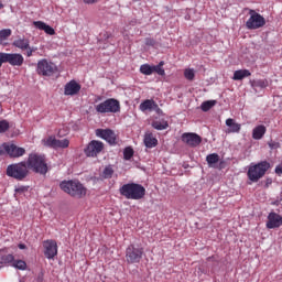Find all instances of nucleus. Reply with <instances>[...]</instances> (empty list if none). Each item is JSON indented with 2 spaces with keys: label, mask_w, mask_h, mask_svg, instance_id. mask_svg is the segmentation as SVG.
Returning <instances> with one entry per match:
<instances>
[{
  "label": "nucleus",
  "mask_w": 282,
  "mask_h": 282,
  "mask_svg": "<svg viewBox=\"0 0 282 282\" xmlns=\"http://www.w3.org/2000/svg\"><path fill=\"white\" fill-rule=\"evenodd\" d=\"M119 193L122 197H126V199L140 200L144 199V196L147 195V188L138 183H128L123 184L119 188Z\"/></svg>",
  "instance_id": "nucleus-1"
},
{
  "label": "nucleus",
  "mask_w": 282,
  "mask_h": 282,
  "mask_svg": "<svg viewBox=\"0 0 282 282\" xmlns=\"http://www.w3.org/2000/svg\"><path fill=\"white\" fill-rule=\"evenodd\" d=\"M59 188L76 199H83L87 195V187L78 181H64L59 184Z\"/></svg>",
  "instance_id": "nucleus-2"
},
{
  "label": "nucleus",
  "mask_w": 282,
  "mask_h": 282,
  "mask_svg": "<svg viewBox=\"0 0 282 282\" xmlns=\"http://www.w3.org/2000/svg\"><path fill=\"white\" fill-rule=\"evenodd\" d=\"M26 167L33 173H40V175L47 174V162L45 156L36 153L29 154Z\"/></svg>",
  "instance_id": "nucleus-3"
},
{
  "label": "nucleus",
  "mask_w": 282,
  "mask_h": 282,
  "mask_svg": "<svg viewBox=\"0 0 282 282\" xmlns=\"http://www.w3.org/2000/svg\"><path fill=\"white\" fill-rule=\"evenodd\" d=\"M6 173L8 177L18 180V182H23V180L30 175V170L28 169V163L22 161L8 165Z\"/></svg>",
  "instance_id": "nucleus-4"
},
{
  "label": "nucleus",
  "mask_w": 282,
  "mask_h": 282,
  "mask_svg": "<svg viewBox=\"0 0 282 282\" xmlns=\"http://www.w3.org/2000/svg\"><path fill=\"white\" fill-rule=\"evenodd\" d=\"M270 171V162L262 161L258 164L251 165L247 172L248 178L250 182H259L265 173Z\"/></svg>",
  "instance_id": "nucleus-5"
},
{
  "label": "nucleus",
  "mask_w": 282,
  "mask_h": 282,
  "mask_svg": "<svg viewBox=\"0 0 282 282\" xmlns=\"http://www.w3.org/2000/svg\"><path fill=\"white\" fill-rule=\"evenodd\" d=\"M95 109L97 113H118L120 112V101L115 98H109L95 106Z\"/></svg>",
  "instance_id": "nucleus-6"
},
{
  "label": "nucleus",
  "mask_w": 282,
  "mask_h": 282,
  "mask_svg": "<svg viewBox=\"0 0 282 282\" xmlns=\"http://www.w3.org/2000/svg\"><path fill=\"white\" fill-rule=\"evenodd\" d=\"M142 257H144V248L129 245L126 249V261L127 263H140L142 261Z\"/></svg>",
  "instance_id": "nucleus-7"
},
{
  "label": "nucleus",
  "mask_w": 282,
  "mask_h": 282,
  "mask_svg": "<svg viewBox=\"0 0 282 282\" xmlns=\"http://www.w3.org/2000/svg\"><path fill=\"white\" fill-rule=\"evenodd\" d=\"M37 74L40 76H54L58 72V67L54 62H50L46 58L37 62Z\"/></svg>",
  "instance_id": "nucleus-8"
},
{
  "label": "nucleus",
  "mask_w": 282,
  "mask_h": 282,
  "mask_svg": "<svg viewBox=\"0 0 282 282\" xmlns=\"http://www.w3.org/2000/svg\"><path fill=\"white\" fill-rule=\"evenodd\" d=\"M250 18L246 22L247 30H259L265 25V18L254 10L249 11Z\"/></svg>",
  "instance_id": "nucleus-9"
},
{
  "label": "nucleus",
  "mask_w": 282,
  "mask_h": 282,
  "mask_svg": "<svg viewBox=\"0 0 282 282\" xmlns=\"http://www.w3.org/2000/svg\"><path fill=\"white\" fill-rule=\"evenodd\" d=\"M105 149V143L101 141L93 140L88 143L87 148L84 150L87 158H97L99 153H102Z\"/></svg>",
  "instance_id": "nucleus-10"
},
{
  "label": "nucleus",
  "mask_w": 282,
  "mask_h": 282,
  "mask_svg": "<svg viewBox=\"0 0 282 282\" xmlns=\"http://www.w3.org/2000/svg\"><path fill=\"white\" fill-rule=\"evenodd\" d=\"M97 138H101V140H106L110 147L118 144V137L116 132L111 129H97L96 130Z\"/></svg>",
  "instance_id": "nucleus-11"
},
{
  "label": "nucleus",
  "mask_w": 282,
  "mask_h": 282,
  "mask_svg": "<svg viewBox=\"0 0 282 282\" xmlns=\"http://www.w3.org/2000/svg\"><path fill=\"white\" fill-rule=\"evenodd\" d=\"M43 248L46 259H54V257L58 254V245L56 243V240H44Z\"/></svg>",
  "instance_id": "nucleus-12"
},
{
  "label": "nucleus",
  "mask_w": 282,
  "mask_h": 282,
  "mask_svg": "<svg viewBox=\"0 0 282 282\" xmlns=\"http://www.w3.org/2000/svg\"><path fill=\"white\" fill-rule=\"evenodd\" d=\"M4 63H9L12 67H21L25 58L21 53H4Z\"/></svg>",
  "instance_id": "nucleus-13"
},
{
  "label": "nucleus",
  "mask_w": 282,
  "mask_h": 282,
  "mask_svg": "<svg viewBox=\"0 0 282 282\" xmlns=\"http://www.w3.org/2000/svg\"><path fill=\"white\" fill-rule=\"evenodd\" d=\"M182 141L188 144V147H199L202 144V137L197 133L185 132L182 134Z\"/></svg>",
  "instance_id": "nucleus-14"
},
{
  "label": "nucleus",
  "mask_w": 282,
  "mask_h": 282,
  "mask_svg": "<svg viewBox=\"0 0 282 282\" xmlns=\"http://www.w3.org/2000/svg\"><path fill=\"white\" fill-rule=\"evenodd\" d=\"M4 151L10 158H23V155L25 154V149L20 148L14 143L4 144Z\"/></svg>",
  "instance_id": "nucleus-15"
},
{
  "label": "nucleus",
  "mask_w": 282,
  "mask_h": 282,
  "mask_svg": "<svg viewBox=\"0 0 282 282\" xmlns=\"http://www.w3.org/2000/svg\"><path fill=\"white\" fill-rule=\"evenodd\" d=\"M265 226L269 230H272L274 228H281V226H282V216L274 213V212H271L268 215V220H267Z\"/></svg>",
  "instance_id": "nucleus-16"
},
{
  "label": "nucleus",
  "mask_w": 282,
  "mask_h": 282,
  "mask_svg": "<svg viewBox=\"0 0 282 282\" xmlns=\"http://www.w3.org/2000/svg\"><path fill=\"white\" fill-rule=\"evenodd\" d=\"M80 84L72 79L64 86V96H78V94H80Z\"/></svg>",
  "instance_id": "nucleus-17"
},
{
  "label": "nucleus",
  "mask_w": 282,
  "mask_h": 282,
  "mask_svg": "<svg viewBox=\"0 0 282 282\" xmlns=\"http://www.w3.org/2000/svg\"><path fill=\"white\" fill-rule=\"evenodd\" d=\"M33 25L37 28V30H43V32H45V34H48L50 36H54V34H56V31L54 30V28L47 25L43 21H35L33 22Z\"/></svg>",
  "instance_id": "nucleus-18"
},
{
  "label": "nucleus",
  "mask_w": 282,
  "mask_h": 282,
  "mask_svg": "<svg viewBox=\"0 0 282 282\" xmlns=\"http://www.w3.org/2000/svg\"><path fill=\"white\" fill-rule=\"evenodd\" d=\"M140 111H153V109H158V102L153 99H145L139 106Z\"/></svg>",
  "instance_id": "nucleus-19"
},
{
  "label": "nucleus",
  "mask_w": 282,
  "mask_h": 282,
  "mask_svg": "<svg viewBox=\"0 0 282 282\" xmlns=\"http://www.w3.org/2000/svg\"><path fill=\"white\" fill-rule=\"evenodd\" d=\"M226 124L229 127L226 133H239V131H241V126L232 118L227 119Z\"/></svg>",
  "instance_id": "nucleus-20"
},
{
  "label": "nucleus",
  "mask_w": 282,
  "mask_h": 282,
  "mask_svg": "<svg viewBox=\"0 0 282 282\" xmlns=\"http://www.w3.org/2000/svg\"><path fill=\"white\" fill-rule=\"evenodd\" d=\"M143 142L147 149H153L158 144V139L153 137V133H145Z\"/></svg>",
  "instance_id": "nucleus-21"
},
{
  "label": "nucleus",
  "mask_w": 282,
  "mask_h": 282,
  "mask_svg": "<svg viewBox=\"0 0 282 282\" xmlns=\"http://www.w3.org/2000/svg\"><path fill=\"white\" fill-rule=\"evenodd\" d=\"M13 46L18 47V50H21L22 52H25V50L30 48V40H28V39H18L13 42Z\"/></svg>",
  "instance_id": "nucleus-22"
},
{
  "label": "nucleus",
  "mask_w": 282,
  "mask_h": 282,
  "mask_svg": "<svg viewBox=\"0 0 282 282\" xmlns=\"http://www.w3.org/2000/svg\"><path fill=\"white\" fill-rule=\"evenodd\" d=\"M265 126L260 124L258 127H256L252 131V138L253 140H261V138H263L265 135Z\"/></svg>",
  "instance_id": "nucleus-23"
},
{
  "label": "nucleus",
  "mask_w": 282,
  "mask_h": 282,
  "mask_svg": "<svg viewBox=\"0 0 282 282\" xmlns=\"http://www.w3.org/2000/svg\"><path fill=\"white\" fill-rule=\"evenodd\" d=\"M153 129H156V131H164V129H169V121L165 119H159L152 121Z\"/></svg>",
  "instance_id": "nucleus-24"
},
{
  "label": "nucleus",
  "mask_w": 282,
  "mask_h": 282,
  "mask_svg": "<svg viewBox=\"0 0 282 282\" xmlns=\"http://www.w3.org/2000/svg\"><path fill=\"white\" fill-rule=\"evenodd\" d=\"M248 76H252V73L248 69H239L234 73L232 80H243V78H248Z\"/></svg>",
  "instance_id": "nucleus-25"
},
{
  "label": "nucleus",
  "mask_w": 282,
  "mask_h": 282,
  "mask_svg": "<svg viewBox=\"0 0 282 282\" xmlns=\"http://www.w3.org/2000/svg\"><path fill=\"white\" fill-rule=\"evenodd\" d=\"M250 85L253 89H265V87H268V79H253L250 80Z\"/></svg>",
  "instance_id": "nucleus-26"
},
{
  "label": "nucleus",
  "mask_w": 282,
  "mask_h": 282,
  "mask_svg": "<svg viewBox=\"0 0 282 282\" xmlns=\"http://www.w3.org/2000/svg\"><path fill=\"white\" fill-rule=\"evenodd\" d=\"M206 162H207L208 166H210V167L215 166V164H217L219 162V154H217V153L208 154L206 156Z\"/></svg>",
  "instance_id": "nucleus-27"
},
{
  "label": "nucleus",
  "mask_w": 282,
  "mask_h": 282,
  "mask_svg": "<svg viewBox=\"0 0 282 282\" xmlns=\"http://www.w3.org/2000/svg\"><path fill=\"white\" fill-rule=\"evenodd\" d=\"M42 144L44 147H48L50 149H56V137H48L42 140Z\"/></svg>",
  "instance_id": "nucleus-28"
},
{
  "label": "nucleus",
  "mask_w": 282,
  "mask_h": 282,
  "mask_svg": "<svg viewBox=\"0 0 282 282\" xmlns=\"http://www.w3.org/2000/svg\"><path fill=\"white\" fill-rule=\"evenodd\" d=\"M215 105H217V100H207L200 105V109L202 111H210V108L215 107Z\"/></svg>",
  "instance_id": "nucleus-29"
},
{
  "label": "nucleus",
  "mask_w": 282,
  "mask_h": 282,
  "mask_svg": "<svg viewBox=\"0 0 282 282\" xmlns=\"http://www.w3.org/2000/svg\"><path fill=\"white\" fill-rule=\"evenodd\" d=\"M141 74H144V76H151L153 74V66L149 64H143L140 66Z\"/></svg>",
  "instance_id": "nucleus-30"
},
{
  "label": "nucleus",
  "mask_w": 282,
  "mask_h": 282,
  "mask_svg": "<svg viewBox=\"0 0 282 282\" xmlns=\"http://www.w3.org/2000/svg\"><path fill=\"white\" fill-rule=\"evenodd\" d=\"M69 147V139H56L55 149H67Z\"/></svg>",
  "instance_id": "nucleus-31"
},
{
  "label": "nucleus",
  "mask_w": 282,
  "mask_h": 282,
  "mask_svg": "<svg viewBox=\"0 0 282 282\" xmlns=\"http://www.w3.org/2000/svg\"><path fill=\"white\" fill-rule=\"evenodd\" d=\"M12 36V30L3 29L0 31V41H8Z\"/></svg>",
  "instance_id": "nucleus-32"
},
{
  "label": "nucleus",
  "mask_w": 282,
  "mask_h": 282,
  "mask_svg": "<svg viewBox=\"0 0 282 282\" xmlns=\"http://www.w3.org/2000/svg\"><path fill=\"white\" fill-rule=\"evenodd\" d=\"M184 76H185L186 80H195V69L186 68L184 70Z\"/></svg>",
  "instance_id": "nucleus-33"
},
{
  "label": "nucleus",
  "mask_w": 282,
  "mask_h": 282,
  "mask_svg": "<svg viewBox=\"0 0 282 282\" xmlns=\"http://www.w3.org/2000/svg\"><path fill=\"white\" fill-rule=\"evenodd\" d=\"M10 129V122L8 120L3 119L0 120V133H6Z\"/></svg>",
  "instance_id": "nucleus-34"
},
{
  "label": "nucleus",
  "mask_w": 282,
  "mask_h": 282,
  "mask_svg": "<svg viewBox=\"0 0 282 282\" xmlns=\"http://www.w3.org/2000/svg\"><path fill=\"white\" fill-rule=\"evenodd\" d=\"M13 268H17L18 270H25V268H28V263L23 260H17L13 262Z\"/></svg>",
  "instance_id": "nucleus-35"
},
{
  "label": "nucleus",
  "mask_w": 282,
  "mask_h": 282,
  "mask_svg": "<svg viewBox=\"0 0 282 282\" xmlns=\"http://www.w3.org/2000/svg\"><path fill=\"white\" fill-rule=\"evenodd\" d=\"M102 176L105 180H111V177L113 176V169L111 167H105Z\"/></svg>",
  "instance_id": "nucleus-36"
},
{
  "label": "nucleus",
  "mask_w": 282,
  "mask_h": 282,
  "mask_svg": "<svg viewBox=\"0 0 282 282\" xmlns=\"http://www.w3.org/2000/svg\"><path fill=\"white\" fill-rule=\"evenodd\" d=\"M124 160H131L133 158V149L128 147L123 150Z\"/></svg>",
  "instance_id": "nucleus-37"
},
{
  "label": "nucleus",
  "mask_w": 282,
  "mask_h": 282,
  "mask_svg": "<svg viewBox=\"0 0 282 282\" xmlns=\"http://www.w3.org/2000/svg\"><path fill=\"white\" fill-rule=\"evenodd\" d=\"M156 73V74H159V76H164V74H166L165 73V70L163 69V67L162 66H152V73Z\"/></svg>",
  "instance_id": "nucleus-38"
},
{
  "label": "nucleus",
  "mask_w": 282,
  "mask_h": 282,
  "mask_svg": "<svg viewBox=\"0 0 282 282\" xmlns=\"http://www.w3.org/2000/svg\"><path fill=\"white\" fill-rule=\"evenodd\" d=\"M14 261L13 254H7L2 257L1 263H12Z\"/></svg>",
  "instance_id": "nucleus-39"
},
{
  "label": "nucleus",
  "mask_w": 282,
  "mask_h": 282,
  "mask_svg": "<svg viewBox=\"0 0 282 282\" xmlns=\"http://www.w3.org/2000/svg\"><path fill=\"white\" fill-rule=\"evenodd\" d=\"M145 45H148L149 47H153L155 45V40L153 37H147Z\"/></svg>",
  "instance_id": "nucleus-40"
},
{
  "label": "nucleus",
  "mask_w": 282,
  "mask_h": 282,
  "mask_svg": "<svg viewBox=\"0 0 282 282\" xmlns=\"http://www.w3.org/2000/svg\"><path fill=\"white\" fill-rule=\"evenodd\" d=\"M84 3L91 6L94 3H98V0H84Z\"/></svg>",
  "instance_id": "nucleus-41"
},
{
  "label": "nucleus",
  "mask_w": 282,
  "mask_h": 282,
  "mask_svg": "<svg viewBox=\"0 0 282 282\" xmlns=\"http://www.w3.org/2000/svg\"><path fill=\"white\" fill-rule=\"evenodd\" d=\"M275 173H276V175H282V165H278L275 167Z\"/></svg>",
  "instance_id": "nucleus-42"
},
{
  "label": "nucleus",
  "mask_w": 282,
  "mask_h": 282,
  "mask_svg": "<svg viewBox=\"0 0 282 282\" xmlns=\"http://www.w3.org/2000/svg\"><path fill=\"white\" fill-rule=\"evenodd\" d=\"M4 63V53H0V67L3 66Z\"/></svg>",
  "instance_id": "nucleus-43"
},
{
  "label": "nucleus",
  "mask_w": 282,
  "mask_h": 282,
  "mask_svg": "<svg viewBox=\"0 0 282 282\" xmlns=\"http://www.w3.org/2000/svg\"><path fill=\"white\" fill-rule=\"evenodd\" d=\"M270 149H279V143H269Z\"/></svg>",
  "instance_id": "nucleus-44"
},
{
  "label": "nucleus",
  "mask_w": 282,
  "mask_h": 282,
  "mask_svg": "<svg viewBox=\"0 0 282 282\" xmlns=\"http://www.w3.org/2000/svg\"><path fill=\"white\" fill-rule=\"evenodd\" d=\"M24 52H26V56H28V58H30V56H32L33 55V53H32V51L30 50V47L29 48H25V51Z\"/></svg>",
  "instance_id": "nucleus-45"
},
{
  "label": "nucleus",
  "mask_w": 282,
  "mask_h": 282,
  "mask_svg": "<svg viewBox=\"0 0 282 282\" xmlns=\"http://www.w3.org/2000/svg\"><path fill=\"white\" fill-rule=\"evenodd\" d=\"M25 187H19L15 189V193H24Z\"/></svg>",
  "instance_id": "nucleus-46"
},
{
  "label": "nucleus",
  "mask_w": 282,
  "mask_h": 282,
  "mask_svg": "<svg viewBox=\"0 0 282 282\" xmlns=\"http://www.w3.org/2000/svg\"><path fill=\"white\" fill-rule=\"evenodd\" d=\"M18 248H19L20 250H25L26 246H25L24 243H20V245L18 246Z\"/></svg>",
  "instance_id": "nucleus-47"
},
{
  "label": "nucleus",
  "mask_w": 282,
  "mask_h": 282,
  "mask_svg": "<svg viewBox=\"0 0 282 282\" xmlns=\"http://www.w3.org/2000/svg\"><path fill=\"white\" fill-rule=\"evenodd\" d=\"M37 281H39V282H43V273H40V274H39Z\"/></svg>",
  "instance_id": "nucleus-48"
},
{
  "label": "nucleus",
  "mask_w": 282,
  "mask_h": 282,
  "mask_svg": "<svg viewBox=\"0 0 282 282\" xmlns=\"http://www.w3.org/2000/svg\"><path fill=\"white\" fill-rule=\"evenodd\" d=\"M29 50L32 51V54H34V52H36L37 48L34 46H29Z\"/></svg>",
  "instance_id": "nucleus-49"
},
{
  "label": "nucleus",
  "mask_w": 282,
  "mask_h": 282,
  "mask_svg": "<svg viewBox=\"0 0 282 282\" xmlns=\"http://www.w3.org/2000/svg\"><path fill=\"white\" fill-rule=\"evenodd\" d=\"M152 111H156V113H162V109H160V106H158V109H152Z\"/></svg>",
  "instance_id": "nucleus-50"
},
{
  "label": "nucleus",
  "mask_w": 282,
  "mask_h": 282,
  "mask_svg": "<svg viewBox=\"0 0 282 282\" xmlns=\"http://www.w3.org/2000/svg\"><path fill=\"white\" fill-rule=\"evenodd\" d=\"M158 67H164V62H160L159 65H156Z\"/></svg>",
  "instance_id": "nucleus-51"
},
{
  "label": "nucleus",
  "mask_w": 282,
  "mask_h": 282,
  "mask_svg": "<svg viewBox=\"0 0 282 282\" xmlns=\"http://www.w3.org/2000/svg\"><path fill=\"white\" fill-rule=\"evenodd\" d=\"M3 8V2L0 1V10Z\"/></svg>",
  "instance_id": "nucleus-52"
},
{
  "label": "nucleus",
  "mask_w": 282,
  "mask_h": 282,
  "mask_svg": "<svg viewBox=\"0 0 282 282\" xmlns=\"http://www.w3.org/2000/svg\"><path fill=\"white\" fill-rule=\"evenodd\" d=\"M0 155H3V151H0Z\"/></svg>",
  "instance_id": "nucleus-53"
}]
</instances>
